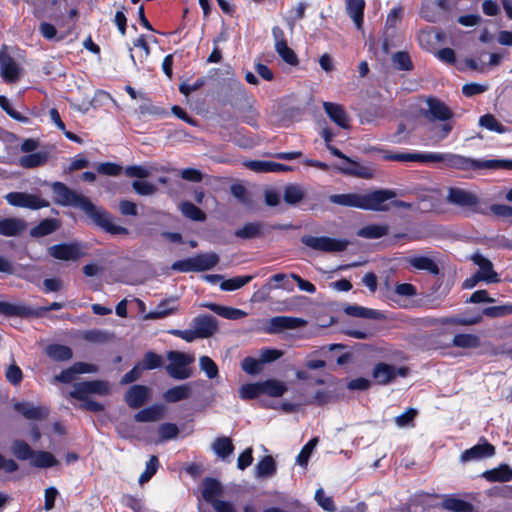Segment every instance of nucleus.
<instances>
[{"instance_id":"b1692460","label":"nucleus","mask_w":512,"mask_h":512,"mask_svg":"<svg viewBox=\"0 0 512 512\" xmlns=\"http://www.w3.org/2000/svg\"><path fill=\"white\" fill-rule=\"evenodd\" d=\"M481 477L490 483L495 482H509L512 480V467L508 464L502 463L499 466L484 471Z\"/></svg>"},{"instance_id":"dca6fc26","label":"nucleus","mask_w":512,"mask_h":512,"mask_svg":"<svg viewBox=\"0 0 512 512\" xmlns=\"http://www.w3.org/2000/svg\"><path fill=\"white\" fill-rule=\"evenodd\" d=\"M150 397V389L145 385H132L125 393V402L130 408L143 406Z\"/></svg>"},{"instance_id":"39448f33","label":"nucleus","mask_w":512,"mask_h":512,"mask_svg":"<svg viewBox=\"0 0 512 512\" xmlns=\"http://www.w3.org/2000/svg\"><path fill=\"white\" fill-rule=\"evenodd\" d=\"M426 102L428 105L427 119L431 122H442V124L433 128L435 135L440 140L445 139L453 129V123L451 122L454 116L453 111L438 98L428 97Z\"/></svg>"},{"instance_id":"c756f323","label":"nucleus","mask_w":512,"mask_h":512,"mask_svg":"<svg viewBox=\"0 0 512 512\" xmlns=\"http://www.w3.org/2000/svg\"><path fill=\"white\" fill-rule=\"evenodd\" d=\"M346 4L347 14L352 18L357 28L360 29L364 22L365 1L346 0Z\"/></svg>"},{"instance_id":"f03ea898","label":"nucleus","mask_w":512,"mask_h":512,"mask_svg":"<svg viewBox=\"0 0 512 512\" xmlns=\"http://www.w3.org/2000/svg\"><path fill=\"white\" fill-rule=\"evenodd\" d=\"M369 152L382 154L386 161L397 162H419V163H443L445 168L460 171H478L481 170V160L465 157L455 153H409L394 152L378 146L368 148Z\"/></svg>"},{"instance_id":"2f4dec72","label":"nucleus","mask_w":512,"mask_h":512,"mask_svg":"<svg viewBox=\"0 0 512 512\" xmlns=\"http://www.w3.org/2000/svg\"><path fill=\"white\" fill-rule=\"evenodd\" d=\"M48 357L57 362L68 361L73 357L72 349L63 344H50L45 349Z\"/></svg>"},{"instance_id":"37998d69","label":"nucleus","mask_w":512,"mask_h":512,"mask_svg":"<svg viewBox=\"0 0 512 512\" xmlns=\"http://www.w3.org/2000/svg\"><path fill=\"white\" fill-rule=\"evenodd\" d=\"M262 394L270 397H281L286 391V385L275 379H268L261 382Z\"/></svg>"},{"instance_id":"f704fd0d","label":"nucleus","mask_w":512,"mask_h":512,"mask_svg":"<svg viewBox=\"0 0 512 512\" xmlns=\"http://www.w3.org/2000/svg\"><path fill=\"white\" fill-rule=\"evenodd\" d=\"M234 449L232 439L226 436L217 437L212 444V450L221 459L229 457L234 452Z\"/></svg>"},{"instance_id":"f8f14e48","label":"nucleus","mask_w":512,"mask_h":512,"mask_svg":"<svg viewBox=\"0 0 512 512\" xmlns=\"http://www.w3.org/2000/svg\"><path fill=\"white\" fill-rule=\"evenodd\" d=\"M107 392V385L101 380L83 381L75 383L70 396L77 400H85L89 394H104Z\"/></svg>"},{"instance_id":"603ef678","label":"nucleus","mask_w":512,"mask_h":512,"mask_svg":"<svg viewBox=\"0 0 512 512\" xmlns=\"http://www.w3.org/2000/svg\"><path fill=\"white\" fill-rule=\"evenodd\" d=\"M418 415V410L412 407L406 409L405 412L395 417L394 422L400 428L415 427V418Z\"/></svg>"},{"instance_id":"c85d7f7f","label":"nucleus","mask_w":512,"mask_h":512,"mask_svg":"<svg viewBox=\"0 0 512 512\" xmlns=\"http://www.w3.org/2000/svg\"><path fill=\"white\" fill-rule=\"evenodd\" d=\"M10 451L19 461L31 460L35 450L22 439H15L11 443Z\"/></svg>"},{"instance_id":"4be33fe9","label":"nucleus","mask_w":512,"mask_h":512,"mask_svg":"<svg viewBox=\"0 0 512 512\" xmlns=\"http://www.w3.org/2000/svg\"><path fill=\"white\" fill-rule=\"evenodd\" d=\"M202 498L209 504L219 500V497L223 494V488L221 483L212 477H206L203 480Z\"/></svg>"},{"instance_id":"5fc2aeb1","label":"nucleus","mask_w":512,"mask_h":512,"mask_svg":"<svg viewBox=\"0 0 512 512\" xmlns=\"http://www.w3.org/2000/svg\"><path fill=\"white\" fill-rule=\"evenodd\" d=\"M143 370H154L163 365V358L161 355L148 351L144 354L142 361L138 362Z\"/></svg>"},{"instance_id":"72a5a7b5","label":"nucleus","mask_w":512,"mask_h":512,"mask_svg":"<svg viewBox=\"0 0 512 512\" xmlns=\"http://www.w3.org/2000/svg\"><path fill=\"white\" fill-rule=\"evenodd\" d=\"M206 307L217 315L229 320H238L247 315V313L241 309L222 306L215 303L208 304Z\"/></svg>"},{"instance_id":"0e129e2a","label":"nucleus","mask_w":512,"mask_h":512,"mask_svg":"<svg viewBox=\"0 0 512 512\" xmlns=\"http://www.w3.org/2000/svg\"><path fill=\"white\" fill-rule=\"evenodd\" d=\"M5 377L10 384L18 386L23 380V372L17 364L13 363L7 367Z\"/></svg>"},{"instance_id":"423d86ee","label":"nucleus","mask_w":512,"mask_h":512,"mask_svg":"<svg viewBox=\"0 0 512 512\" xmlns=\"http://www.w3.org/2000/svg\"><path fill=\"white\" fill-rule=\"evenodd\" d=\"M64 307L61 302H52L48 306H41L32 308L24 304H13L7 301H0V314L6 317H20V318H41L51 310H60Z\"/></svg>"},{"instance_id":"9b49d317","label":"nucleus","mask_w":512,"mask_h":512,"mask_svg":"<svg viewBox=\"0 0 512 512\" xmlns=\"http://www.w3.org/2000/svg\"><path fill=\"white\" fill-rule=\"evenodd\" d=\"M13 409L27 420L42 421L48 418L50 410L47 406H35L29 401H18L13 404Z\"/></svg>"},{"instance_id":"5701e85b","label":"nucleus","mask_w":512,"mask_h":512,"mask_svg":"<svg viewBox=\"0 0 512 512\" xmlns=\"http://www.w3.org/2000/svg\"><path fill=\"white\" fill-rule=\"evenodd\" d=\"M372 378L377 385L385 386L394 382V370L392 364L378 362L372 370Z\"/></svg>"},{"instance_id":"8fccbe9b","label":"nucleus","mask_w":512,"mask_h":512,"mask_svg":"<svg viewBox=\"0 0 512 512\" xmlns=\"http://www.w3.org/2000/svg\"><path fill=\"white\" fill-rule=\"evenodd\" d=\"M275 51L281 59L291 66H296L299 63L298 57L293 49H291L287 42H280L275 44Z\"/></svg>"},{"instance_id":"774afa93","label":"nucleus","mask_w":512,"mask_h":512,"mask_svg":"<svg viewBox=\"0 0 512 512\" xmlns=\"http://www.w3.org/2000/svg\"><path fill=\"white\" fill-rule=\"evenodd\" d=\"M478 276L481 278L482 281H485L487 283H498L500 282L499 275L494 271L492 262L485 267H482L479 269L478 272H476Z\"/></svg>"},{"instance_id":"bb28decb","label":"nucleus","mask_w":512,"mask_h":512,"mask_svg":"<svg viewBox=\"0 0 512 512\" xmlns=\"http://www.w3.org/2000/svg\"><path fill=\"white\" fill-rule=\"evenodd\" d=\"M61 223L56 218H45L30 230V235L35 238L44 237L55 232Z\"/></svg>"},{"instance_id":"20e7f679","label":"nucleus","mask_w":512,"mask_h":512,"mask_svg":"<svg viewBox=\"0 0 512 512\" xmlns=\"http://www.w3.org/2000/svg\"><path fill=\"white\" fill-rule=\"evenodd\" d=\"M512 314V304H505L499 306H489L473 316H450L441 319H429L427 323L429 325H454V326H471L478 324L482 321L483 315L490 318H499L506 315Z\"/></svg>"},{"instance_id":"473e14b6","label":"nucleus","mask_w":512,"mask_h":512,"mask_svg":"<svg viewBox=\"0 0 512 512\" xmlns=\"http://www.w3.org/2000/svg\"><path fill=\"white\" fill-rule=\"evenodd\" d=\"M441 507L452 512H469L473 510V505L470 502L453 495L446 496L441 503Z\"/></svg>"},{"instance_id":"a19ab883","label":"nucleus","mask_w":512,"mask_h":512,"mask_svg":"<svg viewBox=\"0 0 512 512\" xmlns=\"http://www.w3.org/2000/svg\"><path fill=\"white\" fill-rule=\"evenodd\" d=\"M171 303L175 304L176 299H169V300H164V301L160 302L154 310L150 311L145 316V318L146 319H162V318L167 317L168 315L175 313L177 311V306L176 305L171 306L170 305Z\"/></svg>"},{"instance_id":"7ed1b4c3","label":"nucleus","mask_w":512,"mask_h":512,"mask_svg":"<svg viewBox=\"0 0 512 512\" xmlns=\"http://www.w3.org/2000/svg\"><path fill=\"white\" fill-rule=\"evenodd\" d=\"M397 193L392 189H377L366 194L345 193L332 194L329 201L333 204L354 207L367 211L387 212L391 208L408 209L411 204L402 200H395Z\"/></svg>"},{"instance_id":"6e6552de","label":"nucleus","mask_w":512,"mask_h":512,"mask_svg":"<svg viewBox=\"0 0 512 512\" xmlns=\"http://www.w3.org/2000/svg\"><path fill=\"white\" fill-rule=\"evenodd\" d=\"M167 358L170 363L166 366L168 375L176 380H185L192 376V369L188 367L193 358L179 351H169Z\"/></svg>"},{"instance_id":"6ab92c4d","label":"nucleus","mask_w":512,"mask_h":512,"mask_svg":"<svg viewBox=\"0 0 512 512\" xmlns=\"http://www.w3.org/2000/svg\"><path fill=\"white\" fill-rule=\"evenodd\" d=\"M226 100L236 107L240 102L247 100V92L244 84L239 79H228L226 82Z\"/></svg>"},{"instance_id":"7c9ffc66","label":"nucleus","mask_w":512,"mask_h":512,"mask_svg":"<svg viewBox=\"0 0 512 512\" xmlns=\"http://www.w3.org/2000/svg\"><path fill=\"white\" fill-rule=\"evenodd\" d=\"M195 272L207 271L214 268L219 263V256L214 253H200L193 256Z\"/></svg>"},{"instance_id":"393cba45","label":"nucleus","mask_w":512,"mask_h":512,"mask_svg":"<svg viewBox=\"0 0 512 512\" xmlns=\"http://www.w3.org/2000/svg\"><path fill=\"white\" fill-rule=\"evenodd\" d=\"M406 263L415 270L427 271L434 276L440 273L436 262L427 256H411L406 258Z\"/></svg>"},{"instance_id":"ea45409f","label":"nucleus","mask_w":512,"mask_h":512,"mask_svg":"<svg viewBox=\"0 0 512 512\" xmlns=\"http://www.w3.org/2000/svg\"><path fill=\"white\" fill-rule=\"evenodd\" d=\"M277 467L274 458L271 455L264 456L255 466V476L257 478L270 477L276 473Z\"/></svg>"},{"instance_id":"052dcab7","label":"nucleus","mask_w":512,"mask_h":512,"mask_svg":"<svg viewBox=\"0 0 512 512\" xmlns=\"http://www.w3.org/2000/svg\"><path fill=\"white\" fill-rule=\"evenodd\" d=\"M317 442V438H312L302 447V449L300 450L299 454L296 457V462L300 466H307L312 451L315 448Z\"/></svg>"},{"instance_id":"412c9836","label":"nucleus","mask_w":512,"mask_h":512,"mask_svg":"<svg viewBox=\"0 0 512 512\" xmlns=\"http://www.w3.org/2000/svg\"><path fill=\"white\" fill-rule=\"evenodd\" d=\"M325 113L339 127L343 129L349 128V119L344 107L340 104L332 102H324Z\"/></svg>"},{"instance_id":"e2e57ef3","label":"nucleus","mask_w":512,"mask_h":512,"mask_svg":"<svg viewBox=\"0 0 512 512\" xmlns=\"http://www.w3.org/2000/svg\"><path fill=\"white\" fill-rule=\"evenodd\" d=\"M158 433L161 441H168L178 436L179 428L174 423H162L158 428Z\"/></svg>"},{"instance_id":"c03bdc74","label":"nucleus","mask_w":512,"mask_h":512,"mask_svg":"<svg viewBox=\"0 0 512 512\" xmlns=\"http://www.w3.org/2000/svg\"><path fill=\"white\" fill-rule=\"evenodd\" d=\"M181 213L188 219L198 222L206 220V213L190 201H183L179 205Z\"/></svg>"},{"instance_id":"3c124183","label":"nucleus","mask_w":512,"mask_h":512,"mask_svg":"<svg viewBox=\"0 0 512 512\" xmlns=\"http://www.w3.org/2000/svg\"><path fill=\"white\" fill-rule=\"evenodd\" d=\"M395 69L400 71H411L414 68L411 57L407 51H398L392 56Z\"/></svg>"},{"instance_id":"79ce46f5","label":"nucleus","mask_w":512,"mask_h":512,"mask_svg":"<svg viewBox=\"0 0 512 512\" xmlns=\"http://www.w3.org/2000/svg\"><path fill=\"white\" fill-rule=\"evenodd\" d=\"M343 311L352 317L365 319H380L381 313L378 310L369 309L358 305H346Z\"/></svg>"},{"instance_id":"4468645a","label":"nucleus","mask_w":512,"mask_h":512,"mask_svg":"<svg viewBox=\"0 0 512 512\" xmlns=\"http://www.w3.org/2000/svg\"><path fill=\"white\" fill-rule=\"evenodd\" d=\"M0 72L3 80L15 83L20 78V67L15 59L5 51L0 52Z\"/></svg>"},{"instance_id":"a211bd4d","label":"nucleus","mask_w":512,"mask_h":512,"mask_svg":"<svg viewBox=\"0 0 512 512\" xmlns=\"http://www.w3.org/2000/svg\"><path fill=\"white\" fill-rule=\"evenodd\" d=\"M193 326L199 338H209L218 329L217 319L212 315H199L193 319Z\"/></svg>"},{"instance_id":"6e6d98bb","label":"nucleus","mask_w":512,"mask_h":512,"mask_svg":"<svg viewBox=\"0 0 512 512\" xmlns=\"http://www.w3.org/2000/svg\"><path fill=\"white\" fill-rule=\"evenodd\" d=\"M260 395H262L261 382L247 383L239 389V396L243 400L256 399Z\"/></svg>"},{"instance_id":"4c0bfd02","label":"nucleus","mask_w":512,"mask_h":512,"mask_svg":"<svg viewBox=\"0 0 512 512\" xmlns=\"http://www.w3.org/2000/svg\"><path fill=\"white\" fill-rule=\"evenodd\" d=\"M263 226L264 225L262 222H248L244 224L241 228L237 229L234 235L241 239L258 238L263 235Z\"/></svg>"},{"instance_id":"2eb2a0df","label":"nucleus","mask_w":512,"mask_h":512,"mask_svg":"<svg viewBox=\"0 0 512 512\" xmlns=\"http://www.w3.org/2000/svg\"><path fill=\"white\" fill-rule=\"evenodd\" d=\"M305 321L302 318L291 316H275L270 319L267 332L280 333L284 330L302 327Z\"/></svg>"},{"instance_id":"9d476101","label":"nucleus","mask_w":512,"mask_h":512,"mask_svg":"<svg viewBox=\"0 0 512 512\" xmlns=\"http://www.w3.org/2000/svg\"><path fill=\"white\" fill-rule=\"evenodd\" d=\"M495 453V446L489 443L487 439L484 436H482L480 437L479 442L476 445L463 451L461 453L460 458L462 462H469L473 460L490 458L494 456Z\"/></svg>"},{"instance_id":"1a4fd4ad","label":"nucleus","mask_w":512,"mask_h":512,"mask_svg":"<svg viewBox=\"0 0 512 512\" xmlns=\"http://www.w3.org/2000/svg\"><path fill=\"white\" fill-rule=\"evenodd\" d=\"M301 242L313 250L322 252H342L348 246L347 240L334 239L328 236L304 235Z\"/></svg>"},{"instance_id":"de8ad7c7","label":"nucleus","mask_w":512,"mask_h":512,"mask_svg":"<svg viewBox=\"0 0 512 512\" xmlns=\"http://www.w3.org/2000/svg\"><path fill=\"white\" fill-rule=\"evenodd\" d=\"M305 197V193L302 188L297 184H289L285 186L283 198L284 201L289 205H296L300 203Z\"/></svg>"},{"instance_id":"bf43d9fd","label":"nucleus","mask_w":512,"mask_h":512,"mask_svg":"<svg viewBox=\"0 0 512 512\" xmlns=\"http://www.w3.org/2000/svg\"><path fill=\"white\" fill-rule=\"evenodd\" d=\"M481 170H512V159H490L481 160Z\"/></svg>"},{"instance_id":"aec40b11","label":"nucleus","mask_w":512,"mask_h":512,"mask_svg":"<svg viewBox=\"0 0 512 512\" xmlns=\"http://www.w3.org/2000/svg\"><path fill=\"white\" fill-rule=\"evenodd\" d=\"M345 167L339 168V170L346 175L362 178V179H372L375 176L374 170L366 165L361 164L358 161H355L349 157L347 160Z\"/></svg>"},{"instance_id":"cd10ccee","label":"nucleus","mask_w":512,"mask_h":512,"mask_svg":"<svg viewBox=\"0 0 512 512\" xmlns=\"http://www.w3.org/2000/svg\"><path fill=\"white\" fill-rule=\"evenodd\" d=\"M164 407L162 405H152L141 409L134 415L136 422H155L163 418Z\"/></svg>"},{"instance_id":"c9c22d12","label":"nucleus","mask_w":512,"mask_h":512,"mask_svg":"<svg viewBox=\"0 0 512 512\" xmlns=\"http://www.w3.org/2000/svg\"><path fill=\"white\" fill-rule=\"evenodd\" d=\"M31 459V465L36 468H51L58 465L57 458L48 451L35 450Z\"/></svg>"},{"instance_id":"69168bd1","label":"nucleus","mask_w":512,"mask_h":512,"mask_svg":"<svg viewBox=\"0 0 512 512\" xmlns=\"http://www.w3.org/2000/svg\"><path fill=\"white\" fill-rule=\"evenodd\" d=\"M49 206H50V202L48 200L43 199L40 196L35 195V194H30V193L26 194L24 208H28L31 210H38V209L46 208Z\"/></svg>"},{"instance_id":"0eeeda50","label":"nucleus","mask_w":512,"mask_h":512,"mask_svg":"<svg viewBox=\"0 0 512 512\" xmlns=\"http://www.w3.org/2000/svg\"><path fill=\"white\" fill-rule=\"evenodd\" d=\"M446 202L466 212L484 213L481 209L480 198L463 188L450 187L446 196Z\"/></svg>"},{"instance_id":"680f3d73","label":"nucleus","mask_w":512,"mask_h":512,"mask_svg":"<svg viewBox=\"0 0 512 512\" xmlns=\"http://www.w3.org/2000/svg\"><path fill=\"white\" fill-rule=\"evenodd\" d=\"M315 500L317 504L327 512H335L336 506L331 496H326L322 488H319L315 492Z\"/></svg>"},{"instance_id":"13d9d810","label":"nucleus","mask_w":512,"mask_h":512,"mask_svg":"<svg viewBox=\"0 0 512 512\" xmlns=\"http://www.w3.org/2000/svg\"><path fill=\"white\" fill-rule=\"evenodd\" d=\"M460 72H465L467 70L477 71V72H485L486 64H479L474 58H464L458 59V62L455 67Z\"/></svg>"},{"instance_id":"338daca9","label":"nucleus","mask_w":512,"mask_h":512,"mask_svg":"<svg viewBox=\"0 0 512 512\" xmlns=\"http://www.w3.org/2000/svg\"><path fill=\"white\" fill-rule=\"evenodd\" d=\"M0 107L6 112L7 115H9L12 119L20 121V122H26L27 118L23 116L20 112L16 111L9 99L4 96L0 95Z\"/></svg>"},{"instance_id":"ddd939ff","label":"nucleus","mask_w":512,"mask_h":512,"mask_svg":"<svg viewBox=\"0 0 512 512\" xmlns=\"http://www.w3.org/2000/svg\"><path fill=\"white\" fill-rule=\"evenodd\" d=\"M48 254L55 259L64 261H76L83 255L79 245L73 242L50 246L48 248Z\"/></svg>"},{"instance_id":"864d4df0","label":"nucleus","mask_w":512,"mask_h":512,"mask_svg":"<svg viewBox=\"0 0 512 512\" xmlns=\"http://www.w3.org/2000/svg\"><path fill=\"white\" fill-rule=\"evenodd\" d=\"M479 123L482 127L486 128L489 131L497 132V133H505L507 128L501 124L497 118L492 114H485L480 117Z\"/></svg>"},{"instance_id":"a878e982","label":"nucleus","mask_w":512,"mask_h":512,"mask_svg":"<svg viewBox=\"0 0 512 512\" xmlns=\"http://www.w3.org/2000/svg\"><path fill=\"white\" fill-rule=\"evenodd\" d=\"M191 393V383H185L167 389L163 394V398L168 403H176L188 399Z\"/></svg>"},{"instance_id":"f3484780","label":"nucleus","mask_w":512,"mask_h":512,"mask_svg":"<svg viewBox=\"0 0 512 512\" xmlns=\"http://www.w3.org/2000/svg\"><path fill=\"white\" fill-rule=\"evenodd\" d=\"M96 371V366L85 362H76L69 368L62 370L55 376V381L60 383H71L77 374L92 373Z\"/></svg>"},{"instance_id":"49530a36","label":"nucleus","mask_w":512,"mask_h":512,"mask_svg":"<svg viewBox=\"0 0 512 512\" xmlns=\"http://www.w3.org/2000/svg\"><path fill=\"white\" fill-rule=\"evenodd\" d=\"M23 229V224L16 218H4L0 220V235L16 236Z\"/></svg>"},{"instance_id":"e433bc0d","label":"nucleus","mask_w":512,"mask_h":512,"mask_svg":"<svg viewBox=\"0 0 512 512\" xmlns=\"http://www.w3.org/2000/svg\"><path fill=\"white\" fill-rule=\"evenodd\" d=\"M47 161L48 154L46 152H36L21 156L19 165L25 169H33L43 166Z\"/></svg>"},{"instance_id":"4d7b16f0","label":"nucleus","mask_w":512,"mask_h":512,"mask_svg":"<svg viewBox=\"0 0 512 512\" xmlns=\"http://www.w3.org/2000/svg\"><path fill=\"white\" fill-rule=\"evenodd\" d=\"M200 369L205 372L209 379H214L219 375L217 364L209 356H201L199 358Z\"/></svg>"},{"instance_id":"f257e3e1","label":"nucleus","mask_w":512,"mask_h":512,"mask_svg":"<svg viewBox=\"0 0 512 512\" xmlns=\"http://www.w3.org/2000/svg\"><path fill=\"white\" fill-rule=\"evenodd\" d=\"M54 202L60 206H73L84 212L95 227L110 235H128L129 230L114 223V216L104 207L95 205L90 198L70 189L60 181L51 185Z\"/></svg>"},{"instance_id":"58836bf2","label":"nucleus","mask_w":512,"mask_h":512,"mask_svg":"<svg viewBox=\"0 0 512 512\" xmlns=\"http://www.w3.org/2000/svg\"><path fill=\"white\" fill-rule=\"evenodd\" d=\"M389 227L386 224H369L360 228L357 235L366 239H378L388 234Z\"/></svg>"},{"instance_id":"09e8293b","label":"nucleus","mask_w":512,"mask_h":512,"mask_svg":"<svg viewBox=\"0 0 512 512\" xmlns=\"http://www.w3.org/2000/svg\"><path fill=\"white\" fill-rule=\"evenodd\" d=\"M253 278L254 276L252 275L235 276L222 281L220 289L223 291H235L248 284Z\"/></svg>"},{"instance_id":"a18cd8bd","label":"nucleus","mask_w":512,"mask_h":512,"mask_svg":"<svg viewBox=\"0 0 512 512\" xmlns=\"http://www.w3.org/2000/svg\"><path fill=\"white\" fill-rule=\"evenodd\" d=\"M480 338L475 334L459 333L452 339V345L458 348L475 349L480 346Z\"/></svg>"}]
</instances>
